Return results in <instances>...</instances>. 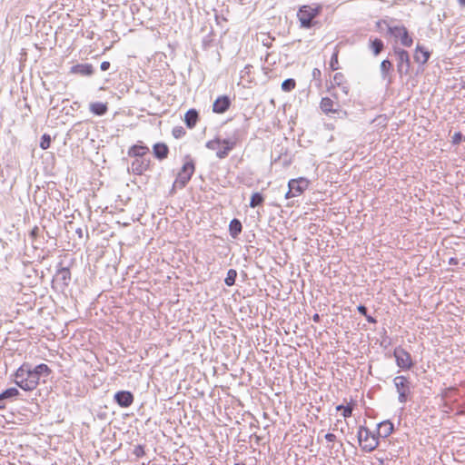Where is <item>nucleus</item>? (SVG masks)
<instances>
[{
	"label": "nucleus",
	"instance_id": "f704fd0d",
	"mask_svg": "<svg viewBox=\"0 0 465 465\" xmlns=\"http://www.w3.org/2000/svg\"><path fill=\"white\" fill-rule=\"evenodd\" d=\"M330 66L332 71L338 70V52H334L331 61H330Z\"/></svg>",
	"mask_w": 465,
	"mask_h": 465
},
{
	"label": "nucleus",
	"instance_id": "473e14b6",
	"mask_svg": "<svg viewBox=\"0 0 465 465\" xmlns=\"http://www.w3.org/2000/svg\"><path fill=\"white\" fill-rule=\"evenodd\" d=\"M222 144V140L219 138L210 140L206 143L205 146L210 150H216Z\"/></svg>",
	"mask_w": 465,
	"mask_h": 465
},
{
	"label": "nucleus",
	"instance_id": "c03bdc74",
	"mask_svg": "<svg viewBox=\"0 0 465 465\" xmlns=\"http://www.w3.org/2000/svg\"><path fill=\"white\" fill-rule=\"evenodd\" d=\"M295 196L296 195L294 194L293 190H292L291 187H289V190L285 194V198L288 199V198H292V197H295Z\"/></svg>",
	"mask_w": 465,
	"mask_h": 465
},
{
	"label": "nucleus",
	"instance_id": "4468645a",
	"mask_svg": "<svg viewBox=\"0 0 465 465\" xmlns=\"http://www.w3.org/2000/svg\"><path fill=\"white\" fill-rule=\"evenodd\" d=\"M28 363H25L20 366L15 373V382L17 386H19L22 390L25 391V382L26 381V371L28 370Z\"/></svg>",
	"mask_w": 465,
	"mask_h": 465
},
{
	"label": "nucleus",
	"instance_id": "0eeeda50",
	"mask_svg": "<svg viewBox=\"0 0 465 465\" xmlns=\"http://www.w3.org/2000/svg\"><path fill=\"white\" fill-rule=\"evenodd\" d=\"M393 356L397 366L403 370H410L414 365L411 354L401 346L394 349Z\"/></svg>",
	"mask_w": 465,
	"mask_h": 465
},
{
	"label": "nucleus",
	"instance_id": "72a5a7b5",
	"mask_svg": "<svg viewBox=\"0 0 465 465\" xmlns=\"http://www.w3.org/2000/svg\"><path fill=\"white\" fill-rule=\"evenodd\" d=\"M185 130L183 126H176L173 129V135L174 138L179 139L182 138L185 134Z\"/></svg>",
	"mask_w": 465,
	"mask_h": 465
},
{
	"label": "nucleus",
	"instance_id": "9d476101",
	"mask_svg": "<svg viewBox=\"0 0 465 465\" xmlns=\"http://www.w3.org/2000/svg\"><path fill=\"white\" fill-rule=\"evenodd\" d=\"M310 185V181L304 177L292 179L288 183V187L293 190L296 196L301 195Z\"/></svg>",
	"mask_w": 465,
	"mask_h": 465
},
{
	"label": "nucleus",
	"instance_id": "412c9836",
	"mask_svg": "<svg viewBox=\"0 0 465 465\" xmlns=\"http://www.w3.org/2000/svg\"><path fill=\"white\" fill-rule=\"evenodd\" d=\"M378 427V435L382 438L389 437L393 431V424L390 420L381 422Z\"/></svg>",
	"mask_w": 465,
	"mask_h": 465
},
{
	"label": "nucleus",
	"instance_id": "c85d7f7f",
	"mask_svg": "<svg viewBox=\"0 0 465 465\" xmlns=\"http://www.w3.org/2000/svg\"><path fill=\"white\" fill-rule=\"evenodd\" d=\"M237 277V272L234 269H230L227 272L226 278L224 279V283L227 286H232L235 283V280Z\"/></svg>",
	"mask_w": 465,
	"mask_h": 465
},
{
	"label": "nucleus",
	"instance_id": "4be33fe9",
	"mask_svg": "<svg viewBox=\"0 0 465 465\" xmlns=\"http://www.w3.org/2000/svg\"><path fill=\"white\" fill-rule=\"evenodd\" d=\"M89 109L94 114L102 116L107 113L108 107L106 104L95 102L90 104Z\"/></svg>",
	"mask_w": 465,
	"mask_h": 465
},
{
	"label": "nucleus",
	"instance_id": "39448f33",
	"mask_svg": "<svg viewBox=\"0 0 465 465\" xmlns=\"http://www.w3.org/2000/svg\"><path fill=\"white\" fill-rule=\"evenodd\" d=\"M194 173V163L193 161L186 162L181 171L178 173L177 177L174 181L173 186L180 189L183 188L187 183L191 180L192 175Z\"/></svg>",
	"mask_w": 465,
	"mask_h": 465
},
{
	"label": "nucleus",
	"instance_id": "4d7b16f0",
	"mask_svg": "<svg viewBox=\"0 0 465 465\" xmlns=\"http://www.w3.org/2000/svg\"><path fill=\"white\" fill-rule=\"evenodd\" d=\"M2 401H2V398L0 397V402H2Z\"/></svg>",
	"mask_w": 465,
	"mask_h": 465
},
{
	"label": "nucleus",
	"instance_id": "2f4dec72",
	"mask_svg": "<svg viewBox=\"0 0 465 465\" xmlns=\"http://www.w3.org/2000/svg\"><path fill=\"white\" fill-rule=\"evenodd\" d=\"M50 143H51L50 135L46 134H43L41 137V141H40V147L43 150L48 149L50 147Z\"/></svg>",
	"mask_w": 465,
	"mask_h": 465
},
{
	"label": "nucleus",
	"instance_id": "20e7f679",
	"mask_svg": "<svg viewBox=\"0 0 465 465\" xmlns=\"http://www.w3.org/2000/svg\"><path fill=\"white\" fill-rule=\"evenodd\" d=\"M393 383L399 394L398 401L401 403H406L411 394V382L405 376H396L393 379Z\"/></svg>",
	"mask_w": 465,
	"mask_h": 465
},
{
	"label": "nucleus",
	"instance_id": "bb28decb",
	"mask_svg": "<svg viewBox=\"0 0 465 465\" xmlns=\"http://www.w3.org/2000/svg\"><path fill=\"white\" fill-rule=\"evenodd\" d=\"M20 394L19 391L16 388H9L5 390L3 392L0 393V397L2 398V401L14 399L17 397Z\"/></svg>",
	"mask_w": 465,
	"mask_h": 465
},
{
	"label": "nucleus",
	"instance_id": "ddd939ff",
	"mask_svg": "<svg viewBox=\"0 0 465 465\" xmlns=\"http://www.w3.org/2000/svg\"><path fill=\"white\" fill-rule=\"evenodd\" d=\"M70 72L82 76H90L94 74V67L90 64H78L72 66Z\"/></svg>",
	"mask_w": 465,
	"mask_h": 465
},
{
	"label": "nucleus",
	"instance_id": "7c9ffc66",
	"mask_svg": "<svg viewBox=\"0 0 465 465\" xmlns=\"http://www.w3.org/2000/svg\"><path fill=\"white\" fill-rule=\"evenodd\" d=\"M57 276L60 277V279L66 283L68 280L71 278V272L68 268H61L57 271Z\"/></svg>",
	"mask_w": 465,
	"mask_h": 465
},
{
	"label": "nucleus",
	"instance_id": "a878e982",
	"mask_svg": "<svg viewBox=\"0 0 465 465\" xmlns=\"http://www.w3.org/2000/svg\"><path fill=\"white\" fill-rule=\"evenodd\" d=\"M334 102L329 97H323L321 101L320 107L325 114L335 112L333 109Z\"/></svg>",
	"mask_w": 465,
	"mask_h": 465
},
{
	"label": "nucleus",
	"instance_id": "5701e85b",
	"mask_svg": "<svg viewBox=\"0 0 465 465\" xmlns=\"http://www.w3.org/2000/svg\"><path fill=\"white\" fill-rule=\"evenodd\" d=\"M242 230V223L238 219H232L229 224L230 235L235 239L241 233Z\"/></svg>",
	"mask_w": 465,
	"mask_h": 465
},
{
	"label": "nucleus",
	"instance_id": "de8ad7c7",
	"mask_svg": "<svg viewBox=\"0 0 465 465\" xmlns=\"http://www.w3.org/2000/svg\"><path fill=\"white\" fill-rule=\"evenodd\" d=\"M312 320H313V322H320V315H319L318 313H315V314L312 316Z\"/></svg>",
	"mask_w": 465,
	"mask_h": 465
},
{
	"label": "nucleus",
	"instance_id": "1a4fd4ad",
	"mask_svg": "<svg viewBox=\"0 0 465 465\" xmlns=\"http://www.w3.org/2000/svg\"><path fill=\"white\" fill-rule=\"evenodd\" d=\"M151 164V160L144 157L134 158L132 162L131 166L128 168V171L135 175H142L144 172H146Z\"/></svg>",
	"mask_w": 465,
	"mask_h": 465
},
{
	"label": "nucleus",
	"instance_id": "58836bf2",
	"mask_svg": "<svg viewBox=\"0 0 465 465\" xmlns=\"http://www.w3.org/2000/svg\"><path fill=\"white\" fill-rule=\"evenodd\" d=\"M462 138L463 135L461 134V133H455L454 135L452 136V143L459 144L461 142Z\"/></svg>",
	"mask_w": 465,
	"mask_h": 465
},
{
	"label": "nucleus",
	"instance_id": "a19ab883",
	"mask_svg": "<svg viewBox=\"0 0 465 465\" xmlns=\"http://www.w3.org/2000/svg\"><path fill=\"white\" fill-rule=\"evenodd\" d=\"M321 75H322V72H321L320 69L314 68L312 70V77H313V79L320 80L321 79Z\"/></svg>",
	"mask_w": 465,
	"mask_h": 465
},
{
	"label": "nucleus",
	"instance_id": "3c124183",
	"mask_svg": "<svg viewBox=\"0 0 465 465\" xmlns=\"http://www.w3.org/2000/svg\"><path fill=\"white\" fill-rule=\"evenodd\" d=\"M76 232L79 234L80 237L82 236V229L81 228L77 229Z\"/></svg>",
	"mask_w": 465,
	"mask_h": 465
},
{
	"label": "nucleus",
	"instance_id": "37998d69",
	"mask_svg": "<svg viewBox=\"0 0 465 465\" xmlns=\"http://www.w3.org/2000/svg\"><path fill=\"white\" fill-rule=\"evenodd\" d=\"M110 63L108 61L102 62L100 68L102 71H107L110 68Z\"/></svg>",
	"mask_w": 465,
	"mask_h": 465
},
{
	"label": "nucleus",
	"instance_id": "49530a36",
	"mask_svg": "<svg viewBox=\"0 0 465 465\" xmlns=\"http://www.w3.org/2000/svg\"><path fill=\"white\" fill-rule=\"evenodd\" d=\"M37 232H38V228L37 227H35L32 231H31V236L32 237H35L37 235Z\"/></svg>",
	"mask_w": 465,
	"mask_h": 465
},
{
	"label": "nucleus",
	"instance_id": "6e6552de",
	"mask_svg": "<svg viewBox=\"0 0 465 465\" xmlns=\"http://www.w3.org/2000/svg\"><path fill=\"white\" fill-rule=\"evenodd\" d=\"M394 53L398 57V73L401 75L408 74L411 69V58L409 53L401 48H394Z\"/></svg>",
	"mask_w": 465,
	"mask_h": 465
},
{
	"label": "nucleus",
	"instance_id": "dca6fc26",
	"mask_svg": "<svg viewBox=\"0 0 465 465\" xmlns=\"http://www.w3.org/2000/svg\"><path fill=\"white\" fill-rule=\"evenodd\" d=\"M26 381L25 382V391H31L35 390L37 385L39 384V379L31 371V365H28V370L26 371Z\"/></svg>",
	"mask_w": 465,
	"mask_h": 465
},
{
	"label": "nucleus",
	"instance_id": "7ed1b4c3",
	"mask_svg": "<svg viewBox=\"0 0 465 465\" xmlns=\"http://www.w3.org/2000/svg\"><path fill=\"white\" fill-rule=\"evenodd\" d=\"M320 11V5H302L297 14L301 26L311 28L313 25V19L319 15Z\"/></svg>",
	"mask_w": 465,
	"mask_h": 465
},
{
	"label": "nucleus",
	"instance_id": "c9c22d12",
	"mask_svg": "<svg viewBox=\"0 0 465 465\" xmlns=\"http://www.w3.org/2000/svg\"><path fill=\"white\" fill-rule=\"evenodd\" d=\"M353 411V405L348 404L347 406H344L342 410V416L346 419L351 416Z\"/></svg>",
	"mask_w": 465,
	"mask_h": 465
},
{
	"label": "nucleus",
	"instance_id": "c756f323",
	"mask_svg": "<svg viewBox=\"0 0 465 465\" xmlns=\"http://www.w3.org/2000/svg\"><path fill=\"white\" fill-rule=\"evenodd\" d=\"M295 86H296V82L292 78H288L282 83V89L284 92H291L295 88Z\"/></svg>",
	"mask_w": 465,
	"mask_h": 465
},
{
	"label": "nucleus",
	"instance_id": "864d4df0",
	"mask_svg": "<svg viewBox=\"0 0 465 465\" xmlns=\"http://www.w3.org/2000/svg\"><path fill=\"white\" fill-rule=\"evenodd\" d=\"M328 448L330 449V450L331 451L332 450L335 449V444H332L331 446H328Z\"/></svg>",
	"mask_w": 465,
	"mask_h": 465
},
{
	"label": "nucleus",
	"instance_id": "4c0bfd02",
	"mask_svg": "<svg viewBox=\"0 0 465 465\" xmlns=\"http://www.w3.org/2000/svg\"><path fill=\"white\" fill-rule=\"evenodd\" d=\"M344 76L341 73H336L333 76V82L337 85H341Z\"/></svg>",
	"mask_w": 465,
	"mask_h": 465
},
{
	"label": "nucleus",
	"instance_id": "423d86ee",
	"mask_svg": "<svg viewBox=\"0 0 465 465\" xmlns=\"http://www.w3.org/2000/svg\"><path fill=\"white\" fill-rule=\"evenodd\" d=\"M388 32L392 36L400 38L403 46L410 47L412 45L413 39L404 25L388 26Z\"/></svg>",
	"mask_w": 465,
	"mask_h": 465
},
{
	"label": "nucleus",
	"instance_id": "f8f14e48",
	"mask_svg": "<svg viewBox=\"0 0 465 465\" xmlns=\"http://www.w3.org/2000/svg\"><path fill=\"white\" fill-rule=\"evenodd\" d=\"M231 105V100L228 96L223 95L218 97L213 104V111L216 114H223L225 113Z\"/></svg>",
	"mask_w": 465,
	"mask_h": 465
},
{
	"label": "nucleus",
	"instance_id": "f03ea898",
	"mask_svg": "<svg viewBox=\"0 0 465 465\" xmlns=\"http://www.w3.org/2000/svg\"><path fill=\"white\" fill-rule=\"evenodd\" d=\"M242 137L240 130H235L231 135L222 140L223 149L216 152V156L219 159H224L228 156L229 153L233 150L239 143H242Z\"/></svg>",
	"mask_w": 465,
	"mask_h": 465
},
{
	"label": "nucleus",
	"instance_id": "8fccbe9b",
	"mask_svg": "<svg viewBox=\"0 0 465 465\" xmlns=\"http://www.w3.org/2000/svg\"><path fill=\"white\" fill-rule=\"evenodd\" d=\"M343 408H344V405H338V406H336V411H342Z\"/></svg>",
	"mask_w": 465,
	"mask_h": 465
},
{
	"label": "nucleus",
	"instance_id": "b1692460",
	"mask_svg": "<svg viewBox=\"0 0 465 465\" xmlns=\"http://www.w3.org/2000/svg\"><path fill=\"white\" fill-rule=\"evenodd\" d=\"M31 371L35 376L40 380L42 376L46 377L50 374L51 370L50 368L45 364L41 363L34 368L31 367Z\"/></svg>",
	"mask_w": 465,
	"mask_h": 465
},
{
	"label": "nucleus",
	"instance_id": "79ce46f5",
	"mask_svg": "<svg viewBox=\"0 0 465 465\" xmlns=\"http://www.w3.org/2000/svg\"><path fill=\"white\" fill-rule=\"evenodd\" d=\"M357 310H358V312H359L361 315H363V316H365V315H367V314H368V313H367V308H366L364 305H362V304L359 305V306L357 307Z\"/></svg>",
	"mask_w": 465,
	"mask_h": 465
},
{
	"label": "nucleus",
	"instance_id": "e433bc0d",
	"mask_svg": "<svg viewBox=\"0 0 465 465\" xmlns=\"http://www.w3.org/2000/svg\"><path fill=\"white\" fill-rule=\"evenodd\" d=\"M133 453L137 457H143L144 455V448L142 445H136L134 449Z\"/></svg>",
	"mask_w": 465,
	"mask_h": 465
},
{
	"label": "nucleus",
	"instance_id": "2eb2a0df",
	"mask_svg": "<svg viewBox=\"0 0 465 465\" xmlns=\"http://www.w3.org/2000/svg\"><path fill=\"white\" fill-rule=\"evenodd\" d=\"M430 53L423 46L417 45L413 58L416 63L425 64L430 59Z\"/></svg>",
	"mask_w": 465,
	"mask_h": 465
},
{
	"label": "nucleus",
	"instance_id": "f257e3e1",
	"mask_svg": "<svg viewBox=\"0 0 465 465\" xmlns=\"http://www.w3.org/2000/svg\"><path fill=\"white\" fill-rule=\"evenodd\" d=\"M357 438L362 450L366 452L374 450L379 445L378 437L364 426L359 428Z\"/></svg>",
	"mask_w": 465,
	"mask_h": 465
},
{
	"label": "nucleus",
	"instance_id": "cd10ccee",
	"mask_svg": "<svg viewBox=\"0 0 465 465\" xmlns=\"http://www.w3.org/2000/svg\"><path fill=\"white\" fill-rule=\"evenodd\" d=\"M264 202V197L261 193H252L250 201V207L255 208L259 205H262Z\"/></svg>",
	"mask_w": 465,
	"mask_h": 465
},
{
	"label": "nucleus",
	"instance_id": "6e6d98bb",
	"mask_svg": "<svg viewBox=\"0 0 465 465\" xmlns=\"http://www.w3.org/2000/svg\"><path fill=\"white\" fill-rule=\"evenodd\" d=\"M462 88H464V89H465V83L463 84Z\"/></svg>",
	"mask_w": 465,
	"mask_h": 465
},
{
	"label": "nucleus",
	"instance_id": "a211bd4d",
	"mask_svg": "<svg viewBox=\"0 0 465 465\" xmlns=\"http://www.w3.org/2000/svg\"><path fill=\"white\" fill-rule=\"evenodd\" d=\"M148 153L149 148L147 146L143 144H134L129 148L127 153L131 157L138 158L143 157Z\"/></svg>",
	"mask_w": 465,
	"mask_h": 465
},
{
	"label": "nucleus",
	"instance_id": "f3484780",
	"mask_svg": "<svg viewBox=\"0 0 465 465\" xmlns=\"http://www.w3.org/2000/svg\"><path fill=\"white\" fill-rule=\"evenodd\" d=\"M153 153L157 159L163 160L168 156L169 148L163 143H156L153 146Z\"/></svg>",
	"mask_w": 465,
	"mask_h": 465
},
{
	"label": "nucleus",
	"instance_id": "393cba45",
	"mask_svg": "<svg viewBox=\"0 0 465 465\" xmlns=\"http://www.w3.org/2000/svg\"><path fill=\"white\" fill-rule=\"evenodd\" d=\"M370 48L372 51V54L377 56L379 55L382 50L384 49V44L381 39H370Z\"/></svg>",
	"mask_w": 465,
	"mask_h": 465
},
{
	"label": "nucleus",
	"instance_id": "9b49d317",
	"mask_svg": "<svg viewBox=\"0 0 465 465\" xmlns=\"http://www.w3.org/2000/svg\"><path fill=\"white\" fill-rule=\"evenodd\" d=\"M114 399L115 402L122 408H128L130 407L134 402V395L129 391H117Z\"/></svg>",
	"mask_w": 465,
	"mask_h": 465
},
{
	"label": "nucleus",
	"instance_id": "09e8293b",
	"mask_svg": "<svg viewBox=\"0 0 465 465\" xmlns=\"http://www.w3.org/2000/svg\"><path fill=\"white\" fill-rule=\"evenodd\" d=\"M457 1H458L459 5H460V6H462V7H464V6H465V0H457Z\"/></svg>",
	"mask_w": 465,
	"mask_h": 465
},
{
	"label": "nucleus",
	"instance_id": "aec40b11",
	"mask_svg": "<svg viewBox=\"0 0 465 465\" xmlns=\"http://www.w3.org/2000/svg\"><path fill=\"white\" fill-rule=\"evenodd\" d=\"M199 118V114L195 109H190L184 115V122L188 128L192 129L196 125Z\"/></svg>",
	"mask_w": 465,
	"mask_h": 465
},
{
	"label": "nucleus",
	"instance_id": "603ef678",
	"mask_svg": "<svg viewBox=\"0 0 465 465\" xmlns=\"http://www.w3.org/2000/svg\"><path fill=\"white\" fill-rule=\"evenodd\" d=\"M342 90L345 94L348 93V87L347 86H342Z\"/></svg>",
	"mask_w": 465,
	"mask_h": 465
},
{
	"label": "nucleus",
	"instance_id": "a18cd8bd",
	"mask_svg": "<svg viewBox=\"0 0 465 465\" xmlns=\"http://www.w3.org/2000/svg\"><path fill=\"white\" fill-rule=\"evenodd\" d=\"M365 318H366L367 322H370V323H376L377 322L376 319L373 318L372 316L369 315V314L365 315Z\"/></svg>",
	"mask_w": 465,
	"mask_h": 465
},
{
	"label": "nucleus",
	"instance_id": "ea45409f",
	"mask_svg": "<svg viewBox=\"0 0 465 465\" xmlns=\"http://www.w3.org/2000/svg\"><path fill=\"white\" fill-rule=\"evenodd\" d=\"M324 439H325L328 442H332V443H333V442H335V441H336L337 437H336V435H335V434H333V433H330V432H329V433H326V434L324 435Z\"/></svg>",
	"mask_w": 465,
	"mask_h": 465
},
{
	"label": "nucleus",
	"instance_id": "5fc2aeb1",
	"mask_svg": "<svg viewBox=\"0 0 465 465\" xmlns=\"http://www.w3.org/2000/svg\"><path fill=\"white\" fill-rule=\"evenodd\" d=\"M5 409V404L0 405V410Z\"/></svg>",
	"mask_w": 465,
	"mask_h": 465
},
{
	"label": "nucleus",
	"instance_id": "6ab92c4d",
	"mask_svg": "<svg viewBox=\"0 0 465 465\" xmlns=\"http://www.w3.org/2000/svg\"><path fill=\"white\" fill-rule=\"evenodd\" d=\"M391 69H392V64L390 60L385 59V60L381 61V65H380L381 75L383 80L387 81L388 84H390L391 83V78L390 76V72Z\"/></svg>",
	"mask_w": 465,
	"mask_h": 465
}]
</instances>
